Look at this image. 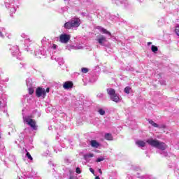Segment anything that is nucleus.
<instances>
[{
	"label": "nucleus",
	"instance_id": "1",
	"mask_svg": "<svg viewBox=\"0 0 179 179\" xmlns=\"http://www.w3.org/2000/svg\"><path fill=\"white\" fill-rule=\"evenodd\" d=\"M147 143L152 146V148H157V149H160L161 150H166L167 149V145L163 142H160L156 139H148L147 140Z\"/></svg>",
	"mask_w": 179,
	"mask_h": 179
},
{
	"label": "nucleus",
	"instance_id": "2",
	"mask_svg": "<svg viewBox=\"0 0 179 179\" xmlns=\"http://www.w3.org/2000/svg\"><path fill=\"white\" fill-rule=\"evenodd\" d=\"M79 26H80V19L79 18H74L64 24V27L68 30L73 27H79Z\"/></svg>",
	"mask_w": 179,
	"mask_h": 179
},
{
	"label": "nucleus",
	"instance_id": "3",
	"mask_svg": "<svg viewBox=\"0 0 179 179\" xmlns=\"http://www.w3.org/2000/svg\"><path fill=\"white\" fill-rule=\"evenodd\" d=\"M107 94L110 96V100L115 103H118L120 101V96L117 93H115V90L113 88H108L106 90Z\"/></svg>",
	"mask_w": 179,
	"mask_h": 179
},
{
	"label": "nucleus",
	"instance_id": "4",
	"mask_svg": "<svg viewBox=\"0 0 179 179\" xmlns=\"http://www.w3.org/2000/svg\"><path fill=\"white\" fill-rule=\"evenodd\" d=\"M24 122H26L27 125H29L31 128H33L34 131H36L37 129V126L36 125V120L29 118V117H24Z\"/></svg>",
	"mask_w": 179,
	"mask_h": 179
},
{
	"label": "nucleus",
	"instance_id": "5",
	"mask_svg": "<svg viewBox=\"0 0 179 179\" xmlns=\"http://www.w3.org/2000/svg\"><path fill=\"white\" fill-rule=\"evenodd\" d=\"M36 97H42V99H45L46 92L45 89L41 88V87H38L36 90Z\"/></svg>",
	"mask_w": 179,
	"mask_h": 179
},
{
	"label": "nucleus",
	"instance_id": "6",
	"mask_svg": "<svg viewBox=\"0 0 179 179\" xmlns=\"http://www.w3.org/2000/svg\"><path fill=\"white\" fill-rule=\"evenodd\" d=\"M69 40H71V36L68 35L66 34H61L59 36L60 43L66 44V43H68V41H69Z\"/></svg>",
	"mask_w": 179,
	"mask_h": 179
},
{
	"label": "nucleus",
	"instance_id": "7",
	"mask_svg": "<svg viewBox=\"0 0 179 179\" xmlns=\"http://www.w3.org/2000/svg\"><path fill=\"white\" fill-rule=\"evenodd\" d=\"M64 89H72L73 87V83L72 81H66L63 84Z\"/></svg>",
	"mask_w": 179,
	"mask_h": 179
},
{
	"label": "nucleus",
	"instance_id": "8",
	"mask_svg": "<svg viewBox=\"0 0 179 179\" xmlns=\"http://www.w3.org/2000/svg\"><path fill=\"white\" fill-rule=\"evenodd\" d=\"M90 145L92 148H99V146H100V143L99 142H97V141L96 140H92L90 141Z\"/></svg>",
	"mask_w": 179,
	"mask_h": 179
},
{
	"label": "nucleus",
	"instance_id": "9",
	"mask_svg": "<svg viewBox=\"0 0 179 179\" xmlns=\"http://www.w3.org/2000/svg\"><path fill=\"white\" fill-rule=\"evenodd\" d=\"M96 41L101 45H103V43L107 41L106 37L103 36H101L98 39H96Z\"/></svg>",
	"mask_w": 179,
	"mask_h": 179
},
{
	"label": "nucleus",
	"instance_id": "10",
	"mask_svg": "<svg viewBox=\"0 0 179 179\" xmlns=\"http://www.w3.org/2000/svg\"><path fill=\"white\" fill-rule=\"evenodd\" d=\"M136 145H138L139 148H145V146H146V143L143 141L138 140L136 141Z\"/></svg>",
	"mask_w": 179,
	"mask_h": 179
},
{
	"label": "nucleus",
	"instance_id": "11",
	"mask_svg": "<svg viewBox=\"0 0 179 179\" xmlns=\"http://www.w3.org/2000/svg\"><path fill=\"white\" fill-rule=\"evenodd\" d=\"M98 29L100 30V31H102L103 34H108L109 36H111V32L108 31L107 29L101 27H98Z\"/></svg>",
	"mask_w": 179,
	"mask_h": 179
},
{
	"label": "nucleus",
	"instance_id": "12",
	"mask_svg": "<svg viewBox=\"0 0 179 179\" xmlns=\"http://www.w3.org/2000/svg\"><path fill=\"white\" fill-rule=\"evenodd\" d=\"M83 157L85 159V160H89V159H90L91 157H94V154H86L83 155Z\"/></svg>",
	"mask_w": 179,
	"mask_h": 179
},
{
	"label": "nucleus",
	"instance_id": "13",
	"mask_svg": "<svg viewBox=\"0 0 179 179\" xmlns=\"http://www.w3.org/2000/svg\"><path fill=\"white\" fill-rule=\"evenodd\" d=\"M105 139H106V141H113V135H111L110 133L106 134Z\"/></svg>",
	"mask_w": 179,
	"mask_h": 179
},
{
	"label": "nucleus",
	"instance_id": "14",
	"mask_svg": "<svg viewBox=\"0 0 179 179\" xmlns=\"http://www.w3.org/2000/svg\"><path fill=\"white\" fill-rule=\"evenodd\" d=\"M148 122H149V124H150V125L154 127V128H159V124H157V123L154 122L153 120H148Z\"/></svg>",
	"mask_w": 179,
	"mask_h": 179
},
{
	"label": "nucleus",
	"instance_id": "15",
	"mask_svg": "<svg viewBox=\"0 0 179 179\" xmlns=\"http://www.w3.org/2000/svg\"><path fill=\"white\" fill-rule=\"evenodd\" d=\"M151 50L152 51V52L156 53L159 51V48H157V46L152 45L151 46Z\"/></svg>",
	"mask_w": 179,
	"mask_h": 179
},
{
	"label": "nucleus",
	"instance_id": "16",
	"mask_svg": "<svg viewBox=\"0 0 179 179\" xmlns=\"http://www.w3.org/2000/svg\"><path fill=\"white\" fill-rule=\"evenodd\" d=\"M25 152H27V157L29 159V160H33V157H31L30 152H27V150H25Z\"/></svg>",
	"mask_w": 179,
	"mask_h": 179
},
{
	"label": "nucleus",
	"instance_id": "17",
	"mask_svg": "<svg viewBox=\"0 0 179 179\" xmlns=\"http://www.w3.org/2000/svg\"><path fill=\"white\" fill-rule=\"evenodd\" d=\"M81 72H83V73H87L89 72V69L83 67L81 69Z\"/></svg>",
	"mask_w": 179,
	"mask_h": 179
},
{
	"label": "nucleus",
	"instance_id": "18",
	"mask_svg": "<svg viewBox=\"0 0 179 179\" xmlns=\"http://www.w3.org/2000/svg\"><path fill=\"white\" fill-rule=\"evenodd\" d=\"M129 90H131V87H126L124 90V93L129 94Z\"/></svg>",
	"mask_w": 179,
	"mask_h": 179
},
{
	"label": "nucleus",
	"instance_id": "19",
	"mask_svg": "<svg viewBox=\"0 0 179 179\" xmlns=\"http://www.w3.org/2000/svg\"><path fill=\"white\" fill-rule=\"evenodd\" d=\"M99 113L100 115H104V114H106V110H104L103 109H99Z\"/></svg>",
	"mask_w": 179,
	"mask_h": 179
},
{
	"label": "nucleus",
	"instance_id": "20",
	"mask_svg": "<svg viewBox=\"0 0 179 179\" xmlns=\"http://www.w3.org/2000/svg\"><path fill=\"white\" fill-rule=\"evenodd\" d=\"M29 94H33L34 93V89L30 87L28 89Z\"/></svg>",
	"mask_w": 179,
	"mask_h": 179
},
{
	"label": "nucleus",
	"instance_id": "21",
	"mask_svg": "<svg viewBox=\"0 0 179 179\" xmlns=\"http://www.w3.org/2000/svg\"><path fill=\"white\" fill-rule=\"evenodd\" d=\"M76 173H77V174H80V173H82V171H80V168L77 167L76 169Z\"/></svg>",
	"mask_w": 179,
	"mask_h": 179
},
{
	"label": "nucleus",
	"instance_id": "22",
	"mask_svg": "<svg viewBox=\"0 0 179 179\" xmlns=\"http://www.w3.org/2000/svg\"><path fill=\"white\" fill-rule=\"evenodd\" d=\"M103 160H104V158H98L97 159H96V163H100V162H103Z\"/></svg>",
	"mask_w": 179,
	"mask_h": 179
},
{
	"label": "nucleus",
	"instance_id": "23",
	"mask_svg": "<svg viewBox=\"0 0 179 179\" xmlns=\"http://www.w3.org/2000/svg\"><path fill=\"white\" fill-rule=\"evenodd\" d=\"M90 171L92 174H94V169H93V168H90Z\"/></svg>",
	"mask_w": 179,
	"mask_h": 179
},
{
	"label": "nucleus",
	"instance_id": "24",
	"mask_svg": "<svg viewBox=\"0 0 179 179\" xmlns=\"http://www.w3.org/2000/svg\"><path fill=\"white\" fill-rule=\"evenodd\" d=\"M52 49H53V50H56V49H57V45L53 44V45H52Z\"/></svg>",
	"mask_w": 179,
	"mask_h": 179
},
{
	"label": "nucleus",
	"instance_id": "25",
	"mask_svg": "<svg viewBox=\"0 0 179 179\" xmlns=\"http://www.w3.org/2000/svg\"><path fill=\"white\" fill-rule=\"evenodd\" d=\"M45 92H46V93H50V88H47L46 90H45Z\"/></svg>",
	"mask_w": 179,
	"mask_h": 179
},
{
	"label": "nucleus",
	"instance_id": "26",
	"mask_svg": "<svg viewBox=\"0 0 179 179\" xmlns=\"http://www.w3.org/2000/svg\"><path fill=\"white\" fill-rule=\"evenodd\" d=\"M0 37H4L3 34L0 31Z\"/></svg>",
	"mask_w": 179,
	"mask_h": 179
},
{
	"label": "nucleus",
	"instance_id": "27",
	"mask_svg": "<svg viewBox=\"0 0 179 179\" xmlns=\"http://www.w3.org/2000/svg\"><path fill=\"white\" fill-rule=\"evenodd\" d=\"M99 173L100 174H103V171H101V169H99Z\"/></svg>",
	"mask_w": 179,
	"mask_h": 179
},
{
	"label": "nucleus",
	"instance_id": "28",
	"mask_svg": "<svg viewBox=\"0 0 179 179\" xmlns=\"http://www.w3.org/2000/svg\"><path fill=\"white\" fill-rule=\"evenodd\" d=\"M161 128L165 129V128H166V125L163 124V125L161 127Z\"/></svg>",
	"mask_w": 179,
	"mask_h": 179
},
{
	"label": "nucleus",
	"instance_id": "29",
	"mask_svg": "<svg viewBox=\"0 0 179 179\" xmlns=\"http://www.w3.org/2000/svg\"><path fill=\"white\" fill-rule=\"evenodd\" d=\"M152 45V42H148V45Z\"/></svg>",
	"mask_w": 179,
	"mask_h": 179
},
{
	"label": "nucleus",
	"instance_id": "30",
	"mask_svg": "<svg viewBox=\"0 0 179 179\" xmlns=\"http://www.w3.org/2000/svg\"><path fill=\"white\" fill-rule=\"evenodd\" d=\"M95 179H100V177L99 176H96Z\"/></svg>",
	"mask_w": 179,
	"mask_h": 179
},
{
	"label": "nucleus",
	"instance_id": "31",
	"mask_svg": "<svg viewBox=\"0 0 179 179\" xmlns=\"http://www.w3.org/2000/svg\"><path fill=\"white\" fill-rule=\"evenodd\" d=\"M0 106H1V101H0Z\"/></svg>",
	"mask_w": 179,
	"mask_h": 179
}]
</instances>
